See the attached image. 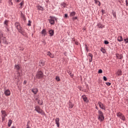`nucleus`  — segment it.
Segmentation results:
<instances>
[{
    "mask_svg": "<svg viewBox=\"0 0 128 128\" xmlns=\"http://www.w3.org/2000/svg\"><path fill=\"white\" fill-rule=\"evenodd\" d=\"M98 6H100V2H98Z\"/></svg>",
    "mask_w": 128,
    "mask_h": 128,
    "instance_id": "nucleus-49",
    "label": "nucleus"
},
{
    "mask_svg": "<svg viewBox=\"0 0 128 128\" xmlns=\"http://www.w3.org/2000/svg\"><path fill=\"white\" fill-rule=\"evenodd\" d=\"M12 120H10L8 122V126L9 127L10 126H12Z\"/></svg>",
    "mask_w": 128,
    "mask_h": 128,
    "instance_id": "nucleus-23",
    "label": "nucleus"
},
{
    "mask_svg": "<svg viewBox=\"0 0 128 128\" xmlns=\"http://www.w3.org/2000/svg\"><path fill=\"white\" fill-rule=\"evenodd\" d=\"M116 74L118 76H122V70H118Z\"/></svg>",
    "mask_w": 128,
    "mask_h": 128,
    "instance_id": "nucleus-16",
    "label": "nucleus"
},
{
    "mask_svg": "<svg viewBox=\"0 0 128 128\" xmlns=\"http://www.w3.org/2000/svg\"><path fill=\"white\" fill-rule=\"evenodd\" d=\"M98 74H102V70H99L98 71Z\"/></svg>",
    "mask_w": 128,
    "mask_h": 128,
    "instance_id": "nucleus-35",
    "label": "nucleus"
},
{
    "mask_svg": "<svg viewBox=\"0 0 128 128\" xmlns=\"http://www.w3.org/2000/svg\"><path fill=\"white\" fill-rule=\"evenodd\" d=\"M66 6V3H64L63 6L64 8V6Z\"/></svg>",
    "mask_w": 128,
    "mask_h": 128,
    "instance_id": "nucleus-46",
    "label": "nucleus"
},
{
    "mask_svg": "<svg viewBox=\"0 0 128 128\" xmlns=\"http://www.w3.org/2000/svg\"><path fill=\"white\" fill-rule=\"evenodd\" d=\"M49 34L50 36H54V31L53 30H49Z\"/></svg>",
    "mask_w": 128,
    "mask_h": 128,
    "instance_id": "nucleus-14",
    "label": "nucleus"
},
{
    "mask_svg": "<svg viewBox=\"0 0 128 128\" xmlns=\"http://www.w3.org/2000/svg\"><path fill=\"white\" fill-rule=\"evenodd\" d=\"M116 56L119 60H122V58H123L122 54H116Z\"/></svg>",
    "mask_w": 128,
    "mask_h": 128,
    "instance_id": "nucleus-15",
    "label": "nucleus"
},
{
    "mask_svg": "<svg viewBox=\"0 0 128 128\" xmlns=\"http://www.w3.org/2000/svg\"><path fill=\"white\" fill-rule=\"evenodd\" d=\"M112 14L114 18H116V12H112Z\"/></svg>",
    "mask_w": 128,
    "mask_h": 128,
    "instance_id": "nucleus-30",
    "label": "nucleus"
},
{
    "mask_svg": "<svg viewBox=\"0 0 128 128\" xmlns=\"http://www.w3.org/2000/svg\"><path fill=\"white\" fill-rule=\"evenodd\" d=\"M103 78H104V80L105 82H106V80H108V78H106V76H104L103 77Z\"/></svg>",
    "mask_w": 128,
    "mask_h": 128,
    "instance_id": "nucleus-36",
    "label": "nucleus"
},
{
    "mask_svg": "<svg viewBox=\"0 0 128 128\" xmlns=\"http://www.w3.org/2000/svg\"><path fill=\"white\" fill-rule=\"evenodd\" d=\"M70 76H72V74H70Z\"/></svg>",
    "mask_w": 128,
    "mask_h": 128,
    "instance_id": "nucleus-56",
    "label": "nucleus"
},
{
    "mask_svg": "<svg viewBox=\"0 0 128 128\" xmlns=\"http://www.w3.org/2000/svg\"><path fill=\"white\" fill-rule=\"evenodd\" d=\"M88 56H90V58H92V57L94 56L92 55V54H91V53H89V54H88Z\"/></svg>",
    "mask_w": 128,
    "mask_h": 128,
    "instance_id": "nucleus-33",
    "label": "nucleus"
},
{
    "mask_svg": "<svg viewBox=\"0 0 128 128\" xmlns=\"http://www.w3.org/2000/svg\"><path fill=\"white\" fill-rule=\"evenodd\" d=\"M24 1L19 4V6H20V8H22V6H24Z\"/></svg>",
    "mask_w": 128,
    "mask_h": 128,
    "instance_id": "nucleus-21",
    "label": "nucleus"
},
{
    "mask_svg": "<svg viewBox=\"0 0 128 128\" xmlns=\"http://www.w3.org/2000/svg\"><path fill=\"white\" fill-rule=\"evenodd\" d=\"M56 80H57V82H60V76H56Z\"/></svg>",
    "mask_w": 128,
    "mask_h": 128,
    "instance_id": "nucleus-28",
    "label": "nucleus"
},
{
    "mask_svg": "<svg viewBox=\"0 0 128 128\" xmlns=\"http://www.w3.org/2000/svg\"><path fill=\"white\" fill-rule=\"evenodd\" d=\"M89 62H92V58H90Z\"/></svg>",
    "mask_w": 128,
    "mask_h": 128,
    "instance_id": "nucleus-43",
    "label": "nucleus"
},
{
    "mask_svg": "<svg viewBox=\"0 0 128 128\" xmlns=\"http://www.w3.org/2000/svg\"><path fill=\"white\" fill-rule=\"evenodd\" d=\"M4 38V33H2V32L0 31V38Z\"/></svg>",
    "mask_w": 128,
    "mask_h": 128,
    "instance_id": "nucleus-26",
    "label": "nucleus"
},
{
    "mask_svg": "<svg viewBox=\"0 0 128 128\" xmlns=\"http://www.w3.org/2000/svg\"><path fill=\"white\" fill-rule=\"evenodd\" d=\"M94 2H95V3H96V4H98V2H100V1H98V0H96L94 1Z\"/></svg>",
    "mask_w": 128,
    "mask_h": 128,
    "instance_id": "nucleus-45",
    "label": "nucleus"
},
{
    "mask_svg": "<svg viewBox=\"0 0 128 128\" xmlns=\"http://www.w3.org/2000/svg\"><path fill=\"white\" fill-rule=\"evenodd\" d=\"M97 26L99 28H104V26H102V24L100 23L98 24H97Z\"/></svg>",
    "mask_w": 128,
    "mask_h": 128,
    "instance_id": "nucleus-22",
    "label": "nucleus"
},
{
    "mask_svg": "<svg viewBox=\"0 0 128 128\" xmlns=\"http://www.w3.org/2000/svg\"><path fill=\"white\" fill-rule=\"evenodd\" d=\"M38 104H40V106H42V101H40V100H38Z\"/></svg>",
    "mask_w": 128,
    "mask_h": 128,
    "instance_id": "nucleus-31",
    "label": "nucleus"
},
{
    "mask_svg": "<svg viewBox=\"0 0 128 128\" xmlns=\"http://www.w3.org/2000/svg\"><path fill=\"white\" fill-rule=\"evenodd\" d=\"M36 78L38 79L42 78H44V73L40 71H39L36 74Z\"/></svg>",
    "mask_w": 128,
    "mask_h": 128,
    "instance_id": "nucleus-5",
    "label": "nucleus"
},
{
    "mask_svg": "<svg viewBox=\"0 0 128 128\" xmlns=\"http://www.w3.org/2000/svg\"><path fill=\"white\" fill-rule=\"evenodd\" d=\"M74 20H78V17L76 16L74 18H73Z\"/></svg>",
    "mask_w": 128,
    "mask_h": 128,
    "instance_id": "nucleus-48",
    "label": "nucleus"
},
{
    "mask_svg": "<svg viewBox=\"0 0 128 128\" xmlns=\"http://www.w3.org/2000/svg\"><path fill=\"white\" fill-rule=\"evenodd\" d=\"M124 40L125 42V44H128V38H126V39H124Z\"/></svg>",
    "mask_w": 128,
    "mask_h": 128,
    "instance_id": "nucleus-32",
    "label": "nucleus"
},
{
    "mask_svg": "<svg viewBox=\"0 0 128 128\" xmlns=\"http://www.w3.org/2000/svg\"><path fill=\"white\" fill-rule=\"evenodd\" d=\"M96 108L98 110V107L97 106H96Z\"/></svg>",
    "mask_w": 128,
    "mask_h": 128,
    "instance_id": "nucleus-57",
    "label": "nucleus"
},
{
    "mask_svg": "<svg viewBox=\"0 0 128 128\" xmlns=\"http://www.w3.org/2000/svg\"><path fill=\"white\" fill-rule=\"evenodd\" d=\"M2 40H3L4 44H6V37H2Z\"/></svg>",
    "mask_w": 128,
    "mask_h": 128,
    "instance_id": "nucleus-20",
    "label": "nucleus"
},
{
    "mask_svg": "<svg viewBox=\"0 0 128 128\" xmlns=\"http://www.w3.org/2000/svg\"><path fill=\"white\" fill-rule=\"evenodd\" d=\"M98 120L100 122H104V113H102L100 110H98Z\"/></svg>",
    "mask_w": 128,
    "mask_h": 128,
    "instance_id": "nucleus-2",
    "label": "nucleus"
},
{
    "mask_svg": "<svg viewBox=\"0 0 128 128\" xmlns=\"http://www.w3.org/2000/svg\"><path fill=\"white\" fill-rule=\"evenodd\" d=\"M39 66H44V61L40 60L39 62Z\"/></svg>",
    "mask_w": 128,
    "mask_h": 128,
    "instance_id": "nucleus-18",
    "label": "nucleus"
},
{
    "mask_svg": "<svg viewBox=\"0 0 128 128\" xmlns=\"http://www.w3.org/2000/svg\"><path fill=\"white\" fill-rule=\"evenodd\" d=\"M10 0V2L11 3V4H12V0Z\"/></svg>",
    "mask_w": 128,
    "mask_h": 128,
    "instance_id": "nucleus-51",
    "label": "nucleus"
},
{
    "mask_svg": "<svg viewBox=\"0 0 128 128\" xmlns=\"http://www.w3.org/2000/svg\"><path fill=\"white\" fill-rule=\"evenodd\" d=\"M28 26H30L31 24H30V20H28Z\"/></svg>",
    "mask_w": 128,
    "mask_h": 128,
    "instance_id": "nucleus-42",
    "label": "nucleus"
},
{
    "mask_svg": "<svg viewBox=\"0 0 128 128\" xmlns=\"http://www.w3.org/2000/svg\"><path fill=\"white\" fill-rule=\"evenodd\" d=\"M2 38H0V44H2V40H0Z\"/></svg>",
    "mask_w": 128,
    "mask_h": 128,
    "instance_id": "nucleus-53",
    "label": "nucleus"
},
{
    "mask_svg": "<svg viewBox=\"0 0 128 128\" xmlns=\"http://www.w3.org/2000/svg\"><path fill=\"white\" fill-rule=\"evenodd\" d=\"M51 54H52V53H50V52H47V56H50Z\"/></svg>",
    "mask_w": 128,
    "mask_h": 128,
    "instance_id": "nucleus-40",
    "label": "nucleus"
},
{
    "mask_svg": "<svg viewBox=\"0 0 128 128\" xmlns=\"http://www.w3.org/2000/svg\"><path fill=\"white\" fill-rule=\"evenodd\" d=\"M76 44H78V43H76Z\"/></svg>",
    "mask_w": 128,
    "mask_h": 128,
    "instance_id": "nucleus-58",
    "label": "nucleus"
},
{
    "mask_svg": "<svg viewBox=\"0 0 128 128\" xmlns=\"http://www.w3.org/2000/svg\"><path fill=\"white\" fill-rule=\"evenodd\" d=\"M0 2H2V0H0Z\"/></svg>",
    "mask_w": 128,
    "mask_h": 128,
    "instance_id": "nucleus-55",
    "label": "nucleus"
},
{
    "mask_svg": "<svg viewBox=\"0 0 128 128\" xmlns=\"http://www.w3.org/2000/svg\"><path fill=\"white\" fill-rule=\"evenodd\" d=\"M74 108V104H72L71 102L69 103V108Z\"/></svg>",
    "mask_w": 128,
    "mask_h": 128,
    "instance_id": "nucleus-25",
    "label": "nucleus"
},
{
    "mask_svg": "<svg viewBox=\"0 0 128 128\" xmlns=\"http://www.w3.org/2000/svg\"><path fill=\"white\" fill-rule=\"evenodd\" d=\"M50 58H54V54H52L50 55Z\"/></svg>",
    "mask_w": 128,
    "mask_h": 128,
    "instance_id": "nucleus-38",
    "label": "nucleus"
},
{
    "mask_svg": "<svg viewBox=\"0 0 128 128\" xmlns=\"http://www.w3.org/2000/svg\"><path fill=\"white\" fill-rule=\"evenodd\" d=\"M104 44H110V42H108V41L105 40Z\"/></svg>",
    "mask_w": 128,
    "mask_h": 128,
    "instance_id": "nucleus-39",
    "label": "nucleus"
},
{
    "mask_svg": "<svg viewBox=\"0 0 128 128\" xmlns=\"http://www.w3.org/2000/svg\"><path fill=\"white\" fill-rule=\"evenodd\" d=\"M98 104H99V106L102 110H105L106 108H104V105L102 103V102H98Z\"/></svg>",
    "mask_w": 128,
    "mask_h": 128,
    "instance_id": "nucleus-9",
    "label": "nucleus"
},
{
    "mask_svg": "<svg viewBox=\"0 0 128 128\" xmlns=\"http://www.w3.org/2000/svg\"><path fill=\"white\" fill-rule=\"evenodd\" d=\"M14 68L17 70V72H18L20 69V67L18 65H15Z\"/></svg>",
    "mask_w": 128,
    "mask_h": 128,
    "instance_id": "nucleus-17",
    "label": "nucleus"
},
{
    "mask_svg": "<svg viewBox=\"0 0 128 128\" xmlns=\"http://www.w3.org/2000/svg\"><path fill=\"white\" fill-rule=\"evenodd\" d=\"M76 16V12H73L70 13V16Z\"/></svg>",
    "mask_w": 128,
    "mask_h": 128,
    "instance_id": "nucleus-29",
    "label": "nucleus"
},
{
    "mask_svg": "<svg viewBox=\"0 0 128 128\" xmlns=\"http://www.w3.org/2000/svg\"><path fill=\"white\" fill-rule=\"evenodd\" d=\"M85 48L86 52H88V46L86 44L85 45Z\"/></svg>",
    "mask_w": 128,
    "mask_h": 128,
    "instance_id": "nucleus-34",
    "label": "nucleus"
},
{
    "mask_svg": "<svg viewBox=\"0 0 128 128\" xmlns=\"http://www.w3.org/2000/svg\"><path fill=\"white\" fill-rule=\"evenodd\" d=\"M41 34H43L44 36H46V29H43L41 32Z\"/></svg>",
    "mask_w": 128,
    "mask_h": 128,
    "instance_id": "nucleus-12",
    "label": "nucleus"
},
{
    "mask_svg": "<svg viewBox=\"0 0 128 128\" xmlns=\"http://www.w3.org/2000/svg\"><path fill=\"white\" fill-rule=\"evenodd\" d=\"M56 124L58 126V128H60V118H57L55 119Z\"/></svg>",
    "mask_w": 128,
    "mask_h": 128,
    "instance_id": "nucleus-10",
    "label": "nucleus"
},
{
    "mask_svg": "<svg viewBox=\"0 0 128 128\" xmlns=\"http://www.w3.org/2000/svg\"><path fill=\"white\" fill-rule=\"evenodd\" d=\"M116 116H118V118H120V120H126V117L124 116V114H122L120 112H117Z\"/></svg>",
    "mask_w": 128,
    "mask_h": 128,
    "instance_id": "nucleus-6",
    "label": "nucleus"
},
{
    "mask_svg": "<svg viewBox=\"0 0 128 128\" xmlns=\"http://www.w3.org/2000/svg\"><path fill=\"white\" fill-rule=\"evenodd\" d=\"M106 86H110L111 84H110V82H106Z\"/></svg>",
    "mask_w": 128,
    "mask_h": 128,
    "instance_id": "nucleus-41",
    "label": "nucleus"
},
{
    "mask_svg": "<svg viewBox=\"0 0 128 128\" xmlns=\"http://www.w3.org/2000/svg\"><path fill=\"white\" fill-rule=\"evenodd\" d=\"M64 17L65 18H68V14H65Z\"/></svg>",
    "mask_w": 128,
    "mask_h": 128,
    "instance_id": "nucleus-50",
    "label": "nucleus"
},
{
    "mask_svg": "<svg viewBox=\"0 0 128 128\" xmlns=\"http://www.w3.org/2000/svg\"><path fill=\"white\" fill-rule=\"evenodd\" d=\"M49 19V22L50 24H54L55 20H56V18L54 16H50Z\"/></svg>",
    "mask_w": 128,
    "mask_h": 128,
    "instance_id": "nucleus-3",
    "label": "nucleus"
},
{
    "mask_svg": "<svg viewBox=\"0 0 128 128\" xmlns=\"http://www.w3.org/2000/svg\"><path fill=\"white\" fill-rule=\"evenodd\" d=\"M117 40H118V42H123L124 38H122V36H118V37Z\"/></svg>",
    "mask_w": 128,
    "mask_h": 128,
    "instance_id": "nucleus-11",
    "label": "nucleus"
},
{
    "mask_svg": "<svg viewBox=\"0 0 128 128\" xmlns=\"http://www.w3.org/2000/svg\"><path fill=\"white\" fill-rule=\"evenodd\" d=\"M35 110L38 112V114H42V110L40 109V108L39 106H36L35 107Z\"/></svg>",
    "mask_w": 128,
    "mask_h": 128,
    "instance_id": "nucleus-7",
    "label": "nucleus"
},
{
    "mask_svg": "<svg viewBox=\"0 0 128 128\" xmlns=\"http://www.w3.org/2000/svg\"><path fill=\"white\" fill-rule=\"evenodd\" d=\"M4 94L6 96H10V90H6L4 91Z\"/></svg>",
    "mask_w": 128,
    "mask_h": 128,
    "instance_id": "nucleus-8",
    "label": "nucleus"
},
{
    "mask_svg": "<svg viewBox=\"0 0 128 128\" xmlns=\"http://www.w3.org/2000/svg\"><path fill=\"white\" fill-rule=\"evenodd\" d=\"M8 20H6L4 22V24H6V26H8Z\"/></svg>",
    "mask_w": 128,
    "mask_h": 128,
    "instance_id": "nucleus-37",
    "label": "nucleus"
},
{
    "mask_svg": "<svg viewBox=\"0 0 128 128\" xmlns=\"http://www.w3.org/2000/svg\"><path fill=\"white\" fill-rule=\"evenodd\" d=\"M100 50H101V52H102L103 54H106V50L104 48H102Z\"/></svg>",
    "mask_w": 128,
    "mask_h": 128,
    "instance_id": "nucleus-27",
    "label": "nucleus"
},
{
    "mask_svg": "<svg viewBox=\"0 0 128 128\" xmlns=\"http://www.w3.org/2000/svg\"><path fill=\"white\" fill-rule=\"evenodd\" d=\"M15 28L18 30V32H20V34H22L23 36H24L26 34V32H24V30L20 26V22H16L14 24Z\"/></svg>",
    "mask_w": 128,
    "mask_h": 128,
    "instance_id": "nucleus-1",
    "label": "nucleus"
},
{
    "mask_svg": "<svg viewBox=\"0 0 128 128\" xmlns=\"http://www.w3.org/2000/svg\"><path fill=\"white\" fill-rule=\"evenodd\" d=\"M11 128H16V126H12Z\"/></svg>",
    "mask_w": 128,
    "mask_h": 128,
    "instance_id": "nucleus-52",
    "label": "nucleus"
},
{
    "mask_svg": "<svg viewBox=\"0 0 128 128\" xmlns=\"http://www.w3.org/2000/svg\"><path fill=\"white\" fill-rule=\"evenodd\" d=\"M24 84H26V80H24Z\"/></svg>",
    "mask_w": 128,
    "mask_h": 128,
    "instance_id": "nucleus-47",
    "label": "nucleus"
},
{
    "mask_svg": "<svg viewBox=\"0 0 128 128\" xmlns=\"http://www.w3.org/2000/svg\"><path fill=\"white\" fill-rule=\"evenodd\" d=\"M104 10H102V12L104 13Z\"/></svg>",
    "mask_w": 128,
    "mask_h": 128,
    "instance_id": "nucleus-54",
    "label": "nucleus"
},
{
    "mask_svg": "<svg viewBox=\"0 0 128 128\" xmlns=\"http://www.w3.org/2000/svg\"><path fill=\"white\" fill-rule=\"evenodd\" d=\"M16 2H20V0H14Z\"/></svg>",
    "mask_w": 128,
    "mask_h": 128,
    "instance_id": "nucleus-44",
    "label": "nucleus"
},
{
    "mask_svg": "<svg viewBox=\"0 0 128 128\" xmlns=\"http://www.w3.org/2000/svg\"><path fill=\"white\" fill-rule=\"evenodd\" d=\"M32 92L34 94H38V88H33L32 90Z\"/></svg>",
    "mask_w": 128,
    "mask_h": 128,
    "instance_id": "nucleus-13",
    "label": "nucleus"
},
{
    "mask_svg": "<svg viewBox=\"0 0 128 128\" xmlns=\"http://www.w3.org/2000/svg\"><path fill=\"white\" fill-rule=\"evenodd\" d=\"M1 114H2V122H4V120H6V116H8L6 114V110H2L1 111Z\"/></svg>",
    "mask_w": 128,
    "mask_h": 128,
    "instance_id": "nucleus-4",
    "label": "nucleus"
},
{
    "mask_svg": "<svg viewBox=\"0 0 128 128\" xmlns=\"http://www.w3.org/2000/svg\"><path fill=\"white\" fill-rule=\"evenodd\" d=\"M82 98L83 100H84V102H87L88 98H86V96L85 95H84V96H82Z\"/></svg>",
    "mask_w": 128,
    "mask_h": 128,
    "instance_id": "nucleus-19",
    "label": "nucleus"
},
{
    "mask_svg": "<svg viewBox=\"0 0 128 128\" xmlns=\"http://www.w3.org/2000/svg\"><path fill=\"white\" fill-rule=\"evenodd\" d=\"M37 8L38 10H42V11L44 10V8L41 6H38Z\"/></svg>",
    "mask_w": 128,
    "mask_h": 128,
    "instance_id": "nucleus-24",
    "label": "nucleus"
}]
</instances>
